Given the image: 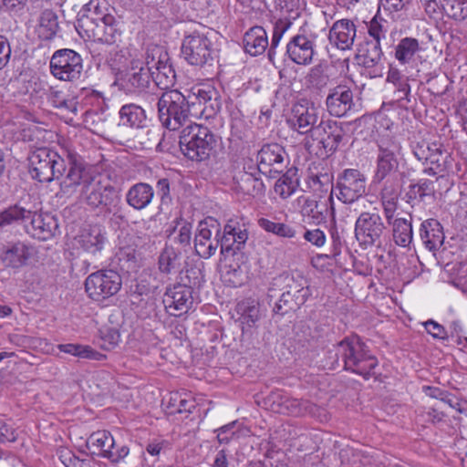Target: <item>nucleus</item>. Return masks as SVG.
Returning <instances> with one entry per match:
<instances>
[{"mask_svg":"<svg viewBox=\"0 0 467 467\" xmlns=\"http://www.w3.org/2000/svg\"><path fill=\"white\" fill-rule=\"evenodd\" d=\"M187 94L178 89L163 91L158 99V117L163 127L177 130L200 116L210 118L221 109L217 90L211 85H196Z\"/></svg>","mask_w":467,"mask_h":467,"instance_id":"1","label":"nucleus"},{"mask_svg":"<svg viewBox=\"0 0 467 467\" xmlns=\"http://www.w3.org/2000/svg\"><path fill=\"white\" fill-rule=\"evenodd\" d=\"M68 171L60 184L64 194H72L79 189L78 199L91 209H99L107 213H116L120 208L119 191L105 175H94L91 168L75 150H67Z\"/></svg>","mask_w":467,"mask_h":467,"instance_id":"2","label":"nucleus"},{"mask_svg":"<svg viewBox=\"0 0 467 467\" xmlns=\"http://www.w3.org/2000/svg\"><path fill=\"white\" fill-rule=\"evenodd\" d=\"M336 362L339 365V359L343 368L352 373L369 379L371 371L378 366L377 358L372 355L368 346L358 337H347L334 347Z\"/></svg>","mask_w":467,"mask_h":467,"instance_id":"3","label":"nucleus"},{"mask_svg":"<svg viewBox=\"0 0 467 467\" xmlns=\"http://www.w3.org/2000/svg\"><path fill=\"white\" fill-rule=\"evenodd\" d=\"M182 152L191 161H207L216 147L214 134L207 128L196 123L188 124L180 136Z\"/></svg>","mask_w":467,"mask_h":467,"instance_id":"4","label":"nucleus"},{"mask_svg":"<svg viewBox=\"0 0 467 467\" xmlns=\"http://www.w3.org/2000/svg\"><path fill=\"white\" fill-rule=\"evenodd\" d=\"M28 162L31 177L40 182H50L59 179L67 169L63 157L48 147L32 150L28 156Z\"/></svg>","mask_w":467,"mask_h":467,"instance_id":"5","label":"nucleus"},{"mask_svg":"<svg viewBox=\"0 0 467 467\" xmlns=\"http://www.w3.org/2000/svg\"><path fill=\"white\" fill-rule=\"evenodd\" d=\"M182 55L190 65L212 66L217 57V47L211 36L193 33L183 38Z\"/></svg>","mask_w":467,"mask_h":467,"instance_id":"6","label":"nucleus"},{"mask_svg":"<svg viewBox=\"0 0 467 467\" xmlns=\"http://www.w3.org/2000/svg\"><path fill=\"white\" fill-rule=\"evenodd\" d=\"M76 30L83 39L106 45H113L120 36L115 16L95 21L92 18H78Z\"/></svg>","mask_w":467,"mask_h":467,"instance_id":"7","label":"nucleus"},{"mask_svg":"<svg viewBox=\"0 0 467 467\" xmlns=\"http://www.w3.org/2000/svg\"><path fill=\"white\" fill-rule=\"evenodd\" d=\"M152 72L147 59H132L127 69L118 78L119 89L127 95H140L151 85Z\"/></svg>","mask_w":467,"mask_h":467,"instance_id":"8","label":"nucleus"},{"mask_svg":"<svg viewBox=\"0 0 467 467\" xmlns=\"http://www.w3.org/2000/svg\"><path fill=\"white\" fill-rule=\"evenodd\" d=\"M146 59L152 72V81L161 89L169 90L175 84L176 74L168 53L160 46H151L146 50Z\"/></svg>","mask_w":467,"mask_h":467,"instance_id":"9","label":"nucleus"},{"mask_svg":"<svg viewBox=\"0 0 467 467\" xmlns=\"http://www.w3.org/2000/svg\"><path fill=\"white\" fill-rule=\"evenodd\" d=\"M386 226L381 216L375 212H363L355 223V236L361 246H380Z\"/></svg>","mask_w":467,"mask_h":467,"instance_id":"10","label":"nucleus"},{"mask_svg":"<svg viewBox=\"0 0 467 467\" xmlns=\"http://www.w3.org/2000/svg\"><path fill=\"white\" fill-rule=\"evenodd\" d=\"M122 280L114 270H99L89 275L85 281V289L88 296L101 301L116 295L121 288Z\"/></svg>","mask_w":467,"mask_h":467,"instance_id":"11","label":"nucleus"},{"mask_svg":"<svg viewBox=\"0 0 467 467\" xmlns=\"http://www.w3.org/2000/svg\"><path fill=\"white\" fill-rule=\"evenodd\" d=\"M52 75L63 81H74L80 78L83 70L81 56L72 49H59L50 59Z\"/></svg>","mask_w":467,"mask_h":467,"instance_id":"12","label":"nucleus"},{"mask_svg":"<svg viewBox=\"0 0 467 467\" xmlns=\"http://www.w3.org/2000/svg\"><path fill=\"white\" fill-rule=\"evenodd\" d=\"M336 190L339 201L353 203L366 193V177L357 169H345L337 175Z\"/></svg>","mask_w":467,"mask_h":467,"instance_id":"13","label":"nucleus"},{"mask_svg":"<svg viewBox=\"0 0 467 467\" xmlns=\"http://www.w3.org/2000/svg\"><path fill=\"white\" fill-rule=\"evenodd\" d=\"M316 33L300 28L286 44L285 53L297 65L306 66L312 63L316 55Z\"/></svg>","mask_w":467,"mask_h":467,"instance_id":"14","label":"nucleus"},{"mask_svg":"<svg viewBox=\"0 0 467 467\" xmlns=\"http://www.w3.org/2000/svg\"><path fill=\"white\" fill-rule=\"evenodd\" d=\"M220 234L221 224L216 219L208 217L200 222L194 237L196 254L205 259L213 255L221 245Z\"/></svg>","mask_w":467,"mask_h":467,"instance_id":"15","label":"nucleus"},{"mask_svg":"<svg viewBox=\"0 0 467 467\" xmlns=\"http://www.w3.org/2000/svg\"><path fill=\"white\" fill-rule=\"evenodd\" d=\"M87 446L93 454L106 458L111 462H119L129 454V448L119 446L108 431L93 432L87 441Z\"/></svg>","mask_w":467,"mask_h":467,"instance_id":"16","label":"nucleus"},{"mask_svg":"<svg viewBox=\"0 0 467 467\" xmlns=\"http://www.w3.org/2000/svg\"><path fill=\"white\" fill-rule=\"evenodd\" d=\"M378 146L379 154L375 180L381 182L398 169V156L400 154L401 145L396 139L387 136L380 138Z\"/></svg>","mask_w":467,"mask_h":467,"instance_id":"17","label":"nucleus"},{"mask_svg":"<svg viewBox=\"0 0 467 467\" xmlns=\"http://www.w3.org/2000/svg\"><path fill=\"white\" fill-rule=\"evenodd\" d=\"M321 109L313 103L296 104L292 109L291 125L300 134H310L315 138L320 130Z\"/></svg>","mask_w":467,"mask_h":467,"instance_id":"18","label":"nucleus"},{"mask_svg":"<svg viewBox=\"0 0 467 467\" xmlns=\"http://www.w3.org/2000/svg\"><path fill=\"white\" fill-rule=\"evenodd\" d=\"M248 224L244 217H234L227 221L223 234L219 236L222 254L234 253L244 245L248 239Z\"/></svg>","mask_w":467,"mask_h":467,"instance_id":"19","label":"nucleus"},{"mask_svg":"<svg viewBox=\"0 0 467 467\" xmlns=\"http://www.w3.org/2000/svg\"><path fill=\"white\" fill-rule=\"evenodd\" d=\"M327 112L334 117L348 115L355 109L354 94L347 85H337L329 89L326 99Z\"/></svg>","mask_w":467,"mask_h":467,"instance_id":"20","label":"nucleus"},{"mask_svg":"<svg viewBox=\"0 0 467 467\" xmlns=\"http://www.w3.org/2000/svg\"><path fill=\"white\" fill-rule=\"evenodd\" d=\"M34 253V247L25 242H10L2 248L0 259L5 267L18 269L27 264Z\"/></svg>","mask_w":467,"mask_h":467,"instance_id":"21","label":"nucleus"},{"mask_svg":"<svg viewBox=\"0 0 467 467\" xmlns=\"http://www.w3.org/2000/svg\"><path fill=\"white\" fill-rule=\"evenodd\" d=\"M25 223L26 232L33 238L46 241L51 238L57 230V223L50 214L37 213L31 211V216Z\"/></svg>","mask_w":467,"mask_h":467,"instance_id":"22","label":"nucleus"},{"mask_svg":"<svg viewBox=\"0 0 467 467\" xmlns=\"http://www.w3.org/2000/svg\"><path fill=\"white\" fill-rule=\"evenodd\" d=\"M192 289L183 285H177L168 289L163 302L170 314L179 317L187 313L192 305Z\"/></svg>","mask_w":467,"mask_h":467,"instance_id":"23","label":"nucleus"},{"mask_svg":"<svg viewBox=\"0 0 467 467\" xmlns=\"http://www.w3.org/2000/svg\"><path fill=\"white\" fill-rule=\"evenodd\" d=\"M383 52L380 43L365 40L358 48V58L364 67L371 69L370 77H381L384 66L382 63Z\"/></svg>","mask_w":467,"mask_h":467,"instance_id":"24","label":"nucleus"},{"mask_svg":"<svg viewBox=\"0 0 467 467\" xmlns=\"http://www.w3.org/2000/svg\"><path fill=\"white\" fill-rule=\"evenodd\" d=\"M319 127L320 130L314 139L319 140L326 155L329 156L337 150L343 139V128L337 121L331 119H321Z\"/></svg>","mask_w":467,"mask_h":467,"instance_id":"25","label":"nucleus"},{"mask_svg":"<svg viewBox=\"0 0 467 467\" xmlns=\"http://www.w3.org/2000/svg\"><path fill=\"white\" fill-rule=\"evenodd\" d=\"M275 285H283L285 297L292 296L296 304H305L309 296V289L306 279L300 275H283L275 279Z\"/></svg>","mask_w":467,"mask_h":467,"instance_id":"26","label":"nucleus"},{"mask_svg":"<svg viewBox=\"0 0 467 467\" xmlns=\"http://www.w3.org/2000/svg\"><path fill=\"white\" fill-rule=\"evenodd\" d=\"M355 37L356 26L348 19H341L335 22L328 34L330 44L340 50L350 49Z\"/></svg>","mask_w":467,"mask_h":467,"instance_id":"27","label":"nucleus"},{"mask_svg":"<svg viewBox=\"0 0 467 467\" xmlns=\"http://www.w3.org/2000/svg\"><path fill=\"white\" fill-rule=\"evenodd\" d=\"M297 202L303 218H306L316 224L326 221L327 214L331 213L330 203L327 200L321 202L310 197L300 196L297 198Z\"/></svg>","mask_w":467,"mask_h":467,"instance_id":"28","label":"nucleus"},{"mask_svg":"<svg viewBox=\"0 0 467 467\" xmlns=\"http://www.w3.org/2000/svg\"><path fill=\"white\" fill-rule=\"evenodd\" d=\"M106 242V233L102 226L95 224L84 228L78 236V243L87 253L96 255L99 254Z\"/></svg>","mask_w":467,"mask_h":467,"instance_id":"29","label":"nucleus"},{"mask_svg":"<svg viewBox=\"0 0 467 467\" xmlns=\"http://www.w3.org/2000/svg\"><path fill=\"white\" fill-rule=\"evenodd\" d=\"M420 236L425 248L431 252L439 250L445 239L443 228L436 219H428L421 223Z\"/></svg>","mask_w":467,"mask_h":467,"instance_id":"30","label":"nucleus"},{"mask_svg":"<svg viewBox=\"0 0 467 467\" xmlns=\"http://www.w3.org/2000/svg\"><path fill=\"white\" fill-rule=\"evenodd\" d=\"M285 155V149L278 143L264 145L257 155L258 171L273 167L275 171H278L284 166Z\"/></svg>","mask_w":467,"mask_h":467,"instance_id":"31","label":"nucleus"},{"mask_svg":"<svg viewBox=\"0 0 467 467\" xmlns=\"http://www.w3.org/2000/svg\"><path fill=\"white\" fill-rule=\"evenodd\" d=\"M259 171L255 172L243 171L235 177L234 190L237 192L252 197L263 196L265 187Z\"/></svg>","mask_w":467,"mask_h":467,"instance_id":"32","label":"nucleus"},{"mask_svg":"<svg viewBox=\"0 0 467 467\" xmlns=\"http://www.w3.org/2000/svg\"><path fill=\"white\" fill-rule=\"evenodd\" d=\"M182 252L171 244H165L158 258V269L161 274L169 275L182 274Z\"/></svg>","mask_w":467,"mask_h":467,"instance_id":"33","label":"nucleus"},{"mask_svg":"<svg viewBox=\"0 0 467 467\" xmlns=\"http://www.w3.org/2000/svg\"><path fill=\"white\" fill-rule=\"evenodd\" d=\"M153 197L154 190L150 184L138 182L128 190L126 202L134 210L140 211L151 203Z\"/></svg>","mask_w":467,"mask_h":467,"instance_id":"34","label":"nucleus"},{"mask_svg":"<svg viewBox=\"0 0 467 467\" xmlns=\"http://www.w3.org/2000/svg\"><path fill=\"white\" fill-rule=\"evenodd\" d=\"M244 47L251 56L263 54L270 44L265 29L263 26H253L244 36Z\"/></svg>","mask_w":467,"mask_h":467,"instance_id":"35","label":"nucleus"},{"mask_svg":"<svg viewBox=\"0 0 467 467\" xmlns=\"http://www.w3.org/2000/svg\"><path fill=\"white\" fill-rule=\"evenodd\" d=\"M386 221L391 227L394 243L400 247H409L413 240L411 216L410 215V219H406L396 218L394 215L391 219Z\"/></svg>","mask_w":467,"mask_h":467,"instance_id":"36","label":"nucleus"},{"mask_svg":"<svg viewBox=\"0 0 467 467\" xmlns=\"http://www.w3.org/2000/svg\"><path fill=\"white\" fill-rule=\"evenodd\" d=\"M119 125L129 128L141 129L145 127L147 117L145 110L139 105L130 103L123 105L119 111Z\"/></svg>","mask_w":467,"mask_h":467,"instance_id":"37","label":"nucleus"},{"mask_svg":"<svg viewBox=\"0 0 467 467\" xmlns=\"http://www.w3.org/2000/svg\"><path fill=\"white\" fill-rule=\"evenodd\" d=\"M435 182L429 179H420L416 183L410 184L406 193L412 207L417 202H424L426 197L435 198Z\"/></svg>","mask_w":467,"mask_h":467,"instance_id":"38","label":"nucleus"},{"mask_svg":"<svg viewBox=\"0 0 467 467\" xmlns=\"http://www.w3.org/2000/svg\"><path fill=\"white\" fill-rule=\"evenodd\" d=\"M400 192L398 186L387 181L380 192V202L386 220L391 219L398 209Z\"/></svg>","mask_w":467,"mask_h":467,"instance_id":"39","label":"nucleus"},{"mask_svg":"<svg viewBox=\"0 0 467 467\" xmlns=\"http://www.w3.org/2000/svg\"><path fill=\"white\" fill-rule=\"evenodd\" d=\"M309 188L320 194L328 193L327 202L330 203L331 216H335L334 200H333V177L328 173H319L309 177Z\"/></svg>","mask_w":467,"mask_h":467,"instance_id":"40","label":"nucleus"},{"mask_svg":"<svg viewBox=\"0 0 467 467\" xmlns=\"http://www.w3.org/2000/svg\"><path fill=\"white\" fill-rule=\"evenodd\" d=\"M420 50L418 39L404 37L395 47V58L401 65H410L415 61V56Z\"/></svg>","mask_w":467,"mask_h":467,"instance_id":"41","label":"nucleus"},{"mask_svg":"<svg viewBox=\"0 0 467 467\" xmlns=\"http://www.w3.org/2000/svg\"><path fill=\"white\" fill-rule=\"evenodd\" d=\"M281 412H286L294 416L306 414L316 415L317 407L309 400H298L295 398H285L280 404Z\"/></svg>","mask_w":467,"mask_h":467,"instance_id":"42","label":"nucleus"},{"mask_svg":"<svg viewBox=\"0 0 467 467\" xmlns=\"http://www.w3.org/2000/svg\"><path fill=\"white\" fill-rule=\"evenodd\" d=\"M387 81L394 85V95L398 101L406 100L410 102V86L408 83V78L399 69L390 67L388 72Z\"/></svg>","mask_w":467,"mask_h":467,"instance_id":"43","label":"nucleus"},{"mask_svg":"<svg viewBox=\"0 0 467 467\" xmlns=\"http://www.w3.org/2000/svg\"><path fill=\"white\" fill-rule=\"evenodd\" d=\"M172 228L169 230V237L181 246H187L192 240V223L183 218H177L172 222Z\"/></svg>","mask_w":467,"mask_h":467,"instance_id":"44","label":"nucleus"},{"mask_svg":"<svg viewBox=\"0 0 467 467\" xmlns=\"http://www.w3.org/2000/svg\"><path fill=\"white\" fill-rule=\"evenodd\" d=\"M59 28L57 16L51 9H45L39 18V34L43 39H52Z\"/></svg>","mask_w":467,"mask_h":467,"instance_id":"45","label":"nucleus"},{"mask_svg":"<svg viewBox=\"0 0 467 467\" xmlns=\"http://www.w3.org/2000/svg\"><path fill=\"white\" fill-rule=\"evenodd\" d=\"M242 324L253 327L260 318L259 304L252 299H245L237 305Z\"/></svg>","mask_w":467,"mask_h":467,"instance_id":"46","label":"nucleus"},{"mask_svg":"<svg viewBox=\"0 0 467 467\" xmlns=\"http://www.w3.org/2000/svg\"><path fill=\"white\" fill-rule=\"evenodd\" d=\"M29 216H31V210L15 204L0 213V227L19 222L25 224L27 223Z\"/></svg>","mask_w":467,"mask_h":467,"instance_id":"47","label":"nucleus"},{"mask_svg":"<svg viewBox=\"0 0 467 467\" xmlns=\"http://www.w3.org/2000/svg\"><path fill=\"white\" fill-rule=\"evenodd\" d=\"M296 18H291L289 16L284 18H279L274 26L272 39L270 43V48L268 49V58L270 61L274 60L275 56V49L280 43L284 34L291 27L292 20Z\"/></svg>","mask_w":467,"mask_h":467,"instance_id":"48","label":"nucleus"},{"mask_svg":"<svg viewBox=\"0 0 467 467\" xmlns=\"http://www.w3.org/2000/svg\"><path fill=\"white\" fill-rule=\"evenodd\" d=\"M297 187L298 179L296 177V173L288 171L275 182V192L282 199H286L296 191Z\"/></svg>","mask_w":467,"mask_h":467,"instance_id":"49","label":"nucleus"},{"mask_svg":"<svg viewBox=\"0 0 467 467\" xmlns=\"http://www.w3.org/2000/svg\"><path fill=\"white\" fill-rule=\"evenodd\" d=\"M120 268L127 273L134 272L139 267L138 254L133 246H121L116 254Z\"/></svg>","mask_w":467,"mask_h":467,"instance_id":"50","label":"nucleus"},{"mask_svg":"<svg viewBox=\"0 0 467 467\" xmlns=\"http://www.w3.org/2000/svg\"><path fill=\"white\" fill-rule=\"evenodd\" d=\"M108 16H114L108 12V2L106 0H90L85 5V9L78 18H92L97 21Z\"/></svg>","mask_w":467,"mask_h":467,"instance_id":"51","label":"nucleus"},{"mask_svg":"<svg viewBox=\"0 0 467 467\" xmlns=\"http://www.w3.org/2000/svg\"><path fill=\"white\" fill-rule=\"evenodd\" d=\"M258 225L265 232L274 234L284 238H294L296 234V230L284 223H275L266 218H260Z\"/></svg>","mask_w":467,"mask_h":467,"instance_id":"52","label":"nucleus"},{"mask_svg":"<svg viewBox=\"0 0 467 467\" xmlns=\"http://www.w3.org/2000/svg\"><path fill=\"white\" fill-rule=\"evenodd\" d=\"M442 8L455 21L467 19V0H442Z\"/></svg>","mask_w":467,"mask_h":467,"instance_id":"53","label":"nucleus"},{"mask_svg":"<svg viewBox=\"0 0 467 467\" xmlns=\"http://www.w3.org/2000/svg\"><path fill=\"white\" fill-rule=\"evenodd\" d=\"M60 351L88 359L99 360L102 357L100 353L88 346L78 344H61L58 346Z\"/></svg>","mask_w":467,"mask_h":467,"instance_id":"54","label":"nucleus"},{"mask_svg":"<svg viewBox=\"0 0 467 467\" xmlns=\"http://www.w3.org/2000/svg\"><path fill=\"white\" fill-rule=\"evenodd\" d=\"M447 272L450 274L451 283L464 290L467 287V263H456L447 265Z\"/></svg>","mask_w":467,"mask_h":467,"instance_id":"55","label":"nucleus"},{"mask_svg":"<svg viewBox=\"0 0 467 467\" xmlns=\"http://www.w3.org/2000/svg\"><path fill=\"white\" fill-rule=\"evenodd\" d=\"M184 274L185 276L182 277V281L184 282L183 285H187L191 289L192 286H201L205 281L202 263L192 266H186Z\"/></svg>","mask_w":467,"mask_h":467,"instance_id":"56","label":"nucleus"},{"mask_svg":"<svg viewBox=\"0 0 467 467\" xmlns=\"http://www.w3.org/2000/svg\"><path fill=\"white\" fill-rule=\"evenodd\" d=\"M42 90L43 94L53 107L67 108L73 112L77 111L76 106H72L71 103H68V101L64 98L63 92L61 90L48 86L47 84L43 87Z\"/></svg>","mask_w":467,"mask_h":467,"instance_id":"57","label":"nucleus"},{"mask_svg":"<svg viewBox=\"0 0 467 467\" xmlns=\"http://www.w3.org/2000/svg\"><path fill=\"white\" fill-rule=\"evenodd\" d=\"M450 155L443 152L438 144L432 143V150L427 161L431 165L434 166L435 170L444 171L447 172L450 167Z\"/></svg>","mask_w":467,"mask_h":467,"instance_id":"58","label":"nucleus"},{"mask_svg":"<svg viewBox=\"0 0 467 467\" xmlns=\"http://www.w3.org/2000/svg\"><path fill=\"white\" fill-rule=\"evenodd\" d=\"M307 82L311 88L321 90L328 85L329 77L320 68L315 67L308 74Z\"/></svg>","mask_w":467,"mask_h":467,"instance_id":"59","label":"nucleus"},{"mask_svg":"<svg viewBox=\"0 0 467 467\" xmlns=\"http://www.w3.org/2000/svg\"><path fill=\"white\" fill-rule=\"evenodd\" d=\"M386 37V30L381 23L375 18L368 25V37L365 40L380 43Z\"/></svg>","mask_w":467,"mask_h":467,"instance_id":"60","label":"nucleus"},{"mask_svg":"<svg viewBox=\"0 0 467 467\" xmlns=\"http://www.w3.org/2000/svg\"><path fill=\"white\" fill-rule=\"evenodd\" d=\"M300 306V304H296L294 297H285V294L282 293L279 300L275 303L273 310L275 314L283 316L288 311H296Z\"/></svg>","mask_w":467,"mask_h":467,"instance_id":"61","label":"nucleus"},{"mask_svg":"<svg viewBox=\"0 0 467 467\" xmlns=\"http://www.w3.org/2000/svg\"><path fill=\"white\" fill-rule=\"evenodd\" d=\"M304 239L317 247H322L326 244L327 236L319 228L306 229L303 235Z\"/></svg>","mask_w":467,"mask_h":467,"instance_id":"62","label":"nucleus"},{"mask_svg":"<svg viewBox=\"0 0 467 467\" xmlns=\"http://www.w3.org/2000/svg\"><path fill=\"white\" fill-rule=\"evenodd\" d=\"M423 326L428 334H430L433 338L436 339H447L448 333L443 326L439 324L438 322L430 319L423 323Z\"/></svg>","mask_w":467,"mask_h":467,"instance_id":"63","label":"nucleus"},{"mask_svg":"<svg viewBox=\"0 0 467 467\" xmlns=\"http://www.w3.org/2000/svg\"><path fill=\"white\" fill-rule=\"evenodd\" d=\"M278 5L291 18H297L300 15V0H278Z\"/></svg>","mask_w":467,"mask_h":467,"instance_id":"64","label":"nucleus"}]
</instances>
